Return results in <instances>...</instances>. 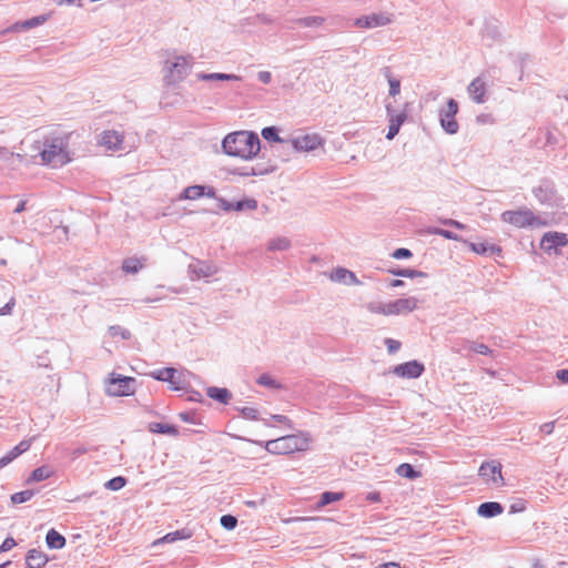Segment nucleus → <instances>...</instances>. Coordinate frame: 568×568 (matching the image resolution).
Segmentation results:
<instances>
[{
	"instance_id": "1",
	"label": "nucleus",
	"mask_w": 568,
	"mask_h": 568,
	"mask_svg": "<svg viewBox=\"0 0 568 568\" xmlns=\"http://www.w3.org/2000/svg\"><path fill=\"white\" fill-rule=\"evenodd\" d=\"M70 135V133L48 134L42 140L34 141L30 146L36 152L32 155L33 161L54 169L70 163L72 161L69 150Z\"/></svg>"
},
{
	"instance_id": "2",
	"label": "nucleus",
	"mask_w": 568,
	"mask_h": 568,
	"mask_svg": "<svg viewBox=\"0 0 568 568\" xmlns=\"http://www.w3.org/2000/svg\"><path fill=\"white\" fill-rule=\"evenodd\" d=\"M223 152L230 156L241 159L254 158L260 149L261 141L256 133L250 131H236L229 133L222 141Z\"/></svg>"
},
{
	"instance_id": "3",
	"label": "nucleus",
	"mask_w": 568,
	"mask_h": 568,
	"mask_svg": "<svg viewBox=\"0 0 568 568\" xmlns=\"http://www.w3.org/2000/svg\"><path fill=\"white\" fill-rule=\"evenodd\" d=\"M254 444L264 446V448L274 455H290L295 452H303L308 448L310 439L304 435H286L265 443L251 440Z\"/></svg>"
},
{
	"instance_id": "4",
	"label": "nucleus",
	"mask_w": 568,
	"mask_h": 568,
	"mask_svg": "<svg viewBox=\"0 0 568 568\" xmlns=\"http://www.w3.org/2000/svg\"><path fill=\"white\" fill-rule=\"evenodd\" d=\"M192 57L179 55L173 62L166 61L164 67L163 80L166 85L181 82L186 78L192 68Z\"/></svg>"
},
{
	"instance_id": "5",
	"label": "nucleus",
	"mask_w": 568,
	"mask_h": 568,
	"mask_svg": "<svg viewBox=\"0 0 568 568\" xmlns=\"http://www.w3.org/2000/svg\"><path fill=\"white\" fill-rule=\"evenodd\" d=\"M501 220L505 223H509L516 227L524 229V227H535L542 224L539 216L535 215L531 210L529 209H521L517 211H505L501 214Z\"/></svg>"
},
{
	"instance_id": "6",
	"label": "nucleus",
	"mask_w": 568,
	"mask_h": 568,
	"mask_svg": "<svg viewBox=\"0 0 568 568\" xmlns=\"http://www.w3.org/2000/svg\"><path fill=\"white\" fill-rule=\"evenodd\" d=\"M136 381L133 377L111 374L106 392L112 396H129L135 390Z\"/></svg>"
},
{
	"instance_id": "7",
	"label": "nucleus",
	"mask_w": 568,
	"mask_h": 568,
	"mask_svg": "<svg viewBox=\"0 0 568 568\" xmlns=\"http://www.w3.org/2000/svg\"><path fill=\"white\" fill-rule=\"evenodd\" d=\"M458 112V103L455 99L450 98L447 101V108L439 112V120L443 130L448 134H456L459 125L455 120V115Z\"/></svg>"
},
{
	"instance_id": "8",
	"label": "nucleus",
	"mask_w": 568,
	"mask_h": 568,
	"mask_svg": "<svg viewBox=\"0 0 568 568\" xmlns=\"http://www.w3.org/2000/svg\"><path fill=\"white\" fill-rule=\"evenodd\" d=\"M532 193L542 205L554 206L557 203L555 184L549 179L540 180L539 184L532 189Z\"/></svg>"
},
{
	"instance_id": "9",
	"label": "nucleus",
	"mask_w": 568,
	"mask_h": 568,
	"mask_svg": "<svg viewBox=\"0 0 568 568\" xmlns=\"http://www.w3.org/2000/svg\"><path fill=\"white\" fill-rule=\"evenodd\" d=\"M394 21V14L389 12H378L362 16L354 21V26L361 29H374L385 27Z\"/></svg>"
},
{
	"instance_id": "10",
	"label": "nucleus",
	"mask_w": 568,
	"mask_h": 568,
	"mask_svg": "<svg viewBox=\"0 0 568 568\" xmlns=\"http://www.w3.org/2000/svg\"><path fill=\"white\" fill-rule=\"evenodd\" d=\"M407 108L408 103H405L404 110L397 113L394 106L390 104L386 105V113L389 122L388 132L386 134L387 140H393L398 134L402 124L407 120Z\"/></svg>"
},
{
	"instance_id": "11",
	"label": "nucleus",
	"mask_w": 568,
	"mask_h": 568,
	"mask_svg": "<svg viewBox=\"0 0 568 568\" xmlns=\"http://www.w3.org/2000/svg\"><path fill=\"white\" fill-rule=\"evenodd\" d=\"M322 145L323 139L318 134L312 133L290 140L288 151L308 152L314 151Z\"/></svg>"
},
{
	"instance_id": "12",
	"label": "nucleus",
	"mask_w": 568,
	"mask_h": 568,
	"mask_svg": "<svg viewBox=\"0 0 568 568\" xmlns=\"http://www.w3.org/2000/svg\"><path fill=\"white\" fill-rule=\"evenodd\" d=\"M219 272V268L215 264L209 261H200L189 265V274L191 281H196L204 277H211Z\"/></svg>"
},
{
	"instance_id": "13",
	"label": "nucleus",
	"mask_w": 568,
	"mask_h": 568,
	"mask_svg": "<svg viewBox=\"0 0 568 568\" xmlns=\"http://www.w3.org/2000/svg\"><path fill=\"white\" fill-rule=\"evenodd\" d=\"M479 476L488 484L499 486L504 484L501 475V465L497 462H486L479 467Z\"/></svg>"
},
{
	"instance_id": "14",
	"label": "nucleus",
	"mask_w": 568,
	"mask_h": 568,
	"mask_svg": "<svg viewBox=\"0 0 568 568\" xmlns=\"http://www.w3.org/2000/svg\"><path fill=\"white\" fill-rule=\"evenodd\" d=\"M425 372L423 363L414 359L403 364H398L394 367L393 373L403 378L414 379L418 378Z\"/></svg>"
},
{
	"instance_id": "15",
	"label": "nucleus",
	"mask_w": 568,
	"mask_h": 568,
	"mask_svg": "<svg viewBox=\"0 0 568 568\" xmlns=\"http://www.w3.org/2000/svg\"><path fill=\"white\" fill-rule=\"evenodd\" d=\"M568 243L567 235L558 232H547L540 241V247L546 253L557 252L558 247L566 246Z\"/></svg>"
},
{
	"instance_id": "16",
	"label": "nucleus",
	"mask_w": 568,
	"mask_h": 568,
	"mask_svg": "<svg viewBox=\"0 0 568 568\" xmlns=\"http://www.w3.org/2000/svg\"><path fill=\"white\" fill-rule=\"evenodd\" d=\"M417 298L409 296L398 298L387 303V311L389 315H405L417 308Z\"/></svg>"
},
{
	"instance_id": "17",
	"label": "nucleus",
	"mask_w": 568,
	"mask_h": 568,
	"mask_svg": "<svg viewBox=\"0 0 568 568\" xmlns=\"http://www.w3.org/2000/svg\"><path fill=\"white\" fill-rule=\"evenodd\" d=\"M216 197L214 187L206 185H191L183 190L180 194V200H197L202 196Z\"/></svg>"
},
{
	"instance_id": "18",
	"label": "nucleus",
	"mask_w": 568,
	"mask_h": 568,
	"mask_svg": "<svg viewBox=\"0 0 568 568\" xmlns=\"http://www.w3.org/2000/svg\"><path fill=\"white\" fill-rule=\"evenodd\" d=\"M48 20V16L41 14L33 17L31 19L24 20V21H18L10 26L9 28L0 31V36H4L10 32H19L21 30H30L32 28H36L38 26L43 24Z\"/></svg>"
},
{
	"instance_id": "19",
	"label": "nucleus",
	"mask_w": 568,
	"mask_h": 568,
	"mask_svg": "<svg viewBox=\"0 0 568 568\" xmlns=\"http://www.w3.org/2000/svg\"><path fill=\"white\" fill-rule=\"evenodd\" d=\"M467 91L473 101L481 104L486 102V82L481 77L475 78L468 85Z\"/></svg>"
},
{
	"instance_id": "20",
	"label": "nucleus",
	"mask_w": 568,
	"mask_h": 568,
	"mask_svg": "<svg viewBox=\"0 0 568 568\" xmlns=\"http://www.w3.org/2000/svg\"><path fill=\"white\" fill-rule=\"evenodd\" d=\"M48 561L49 557L38 549H30L26 555L27 568H42Z\"/></svg>"
},
{
	"instance_id": "21",
	"label": "nucleus",
	"mask_w": 568,
	"mask_h": 568,
	"mask_svg": "<svg viewBox=\"0 0 568 568\" xmlns=\"http://www.w3.org/2000/svg\"><path fill=\"white\" fill-rule=\"evenodd\" d=\"M469 248L479 254V255H487V256H495V255H501V247L495 244H488L485 242L481 243H467Z\"/></svg>"
},
{
	"instance_id": "22",
	"label": "nucleus",
	"mask_w": 568,
	"mask_h": 568,
	"mask_svg": "<svg viewBox=\"0 0 568 568\" xmlns=\"http://www.w3.org/2000/svg\"><path fill=\"white\" fill-rule=\"evenodd\" d=\"M504 511L501 504L497 501H485L479 505L477 514L484 518H493Z\"/></svg>"
},
{
	"instance_id": "23",
	"label": "nucleus",
	"mask_w": 568,
	"mask_h": 568,
	"mask_svg": "<svg viewBox=\"0 0 568 568\" xmlns=\"http://www.w3.org/2000/svg\"><path fill=\"white\" fill-rule=\"evenodd\" d=\"M101 143L109 150H122L123 135L116 131L103 132Z\"/></svg>"
},
{
	"instance_id": "24",
	"label": "nucleus",
	"mask_w": 568,
	"mask_h": 568,
	"mask_svg": "<svg viewBox=\"0 0 568 568\" xmlns=\"http://www.w3.org/2000/svg\"><path fill=\"white\" fill-rule=\"evenodd\" d=\"M196 79L200 81H240L242 78L233 73H205L200 72L196 74Z\"/></svg>"
},
{
	"instance_id": "25",
	"label": "nucleus",
	"mask_w": 568,
	"mask_h": 568,
	"mask_svg": "<svg viewBox=\"0 0 568 568\" xmlns=\"http://www.w3.org/2000/svg\"><path fill=\"white\" fill-rule=\"evenodd\" d=\"M464 349H468L470 352L478 353L481 355H489L493 352L486 344L476 343L471 341H463L462 347L454 348V352L457 354H463Z\"/></svg>"
},
{
	"instance_id": "26",
	"label": "nucleus",
	"mask_w": 568,
	"mask_h": 568,
	"mask_svg": "<svg viewBox=\"0 0 568 568\" xmlns=\"http://www.w3.org/2000/svg\"><path fill=\"white\" fill-rule=\"evenodd\" d=\"M273 170V168L243 166L234 169L232 173L240 176H256L271 173Z\"/></svg>"
},
{
	"instance_id": "27",
	"label": "nucleus",
	"mask_w": 568,
	"mask_h": 568,
	"mask_svg": "<svg viewBox=\"0 0 568 568\" xmlns=\"http://www.w3.org/2000/svg\"><path fill=\"white\" fill-rule=\"evenodd\" d=\"M261 134L264 140H266L268 142L281 143L288 151L290 140H285L283 138H281L278 134V129L276 126H266V128L262 129Z\"/></svg>"
},
{
	"instance_id": "28",
	"label": "nucleus",
	"mask_w": 568,
	"mask_h": 568,
	"mask_svg": "<svg viewBox=\"0 0 568 568\" xmlns=\"http://www.w3.org/2000/svg\"><path fill=\"white\" fill-rule=\"evenodd\" d=\"M45 542L50 549H61L65 546L67 540L60 532L51 528L47 532Z\"/></svg>"
},
{
	"instance_id": "29",
	"label": "nucleus",
	"mask_w": 568,
	"mask_h": 568,
	"mask_svg": "<svg viewBox=\"0 0 568 568\" xmlns=\"http://www.w3.org/2000/svg\"><path fill=\"white\" fill-rule=\"evenodd\" d=\"M206 395L219 402V403H222V404H227V402L230 400L231 398V393L227 388H221V387H215V386H212V387H209L206 389Z\"/></svg>"
},
{
	"instance_id": "30",
	"label": "nucleus",
	"mask_w": 568,
	"mask_h": 568,
	"mask_svg": "<svg viewBox=\"0 0 568 568\" xmlns=\"http://www.w3.org/2000/svg\"><path fill=\"white\" fill-rule=\"evenodd\" d=\"M52 474H53V471L50 469V467H48L45 465L40 466V467L36 468L34 470H32V473L26 480V484L29 485L32 483L42 481L44 479L50 478Z\"/></svg>"
},
{
	"instance_id": "31",
	"label": "nucleus",
	"mask_w": 568,
	"mask_h": 568,
	"mask_svg": "<svg viewBox=\"0 0 568 568\" xmlns=\"http://www.w3.org/2000/svg\"><path fill=\"white\" fill-rule=\"evenodd\" d=\"M396 474L400 477L414 480L422 476V473L416 470L413 465L403 463L396 468Z\"/></svg>"
},
{
	"instance_id": "32",
	"label": "nucleus",
	"mask_w": 568,
	"mask_h": 568,
	"mask_svg": "<svg viewBox=\"0 0 568 568\" xmlns=\"http://www.w3.org/2000/svg\"><path fill=\"white\" fill-rule=\"evenodd\" d=\"M292 246L291 240L285 236L271 239L267 243V251H287Z\"/></svg>"
},
{
	"instance_id": "33",
	"label": "nucleus",
	"mask_w": 568,
	"mask_h": 568,
	"mask_svg": "<svg viewBox=\"0 0 568 568\" xmlns=\"http://www.w3.org/2000/svg\"><path fill=\"white\" fill-rule=\"evenodd\" d=\"M149 430L152 433L172 435V436H176L179 434V430L174 425L163 424V423H151L149 425Z\"/></svg>"
},
{
	"instance_id": "34",
	"label": "nucleus",
	"mask_w": 568,
	"mask_h": 568,
	"mask_svg": "<svg viewBox=\"0 0 568 568\" xmlns=\"http://www.w3.org/2000/svg\"><path fill=\"white\" fill-rule=\"evenodd\" d=\"M191 537H192V532L189 529L183 528V529L175 530V531L166 534L159 541H161V542H174L176 540L189 539Z\"/></svg>"
},
{
	"instance_id": "35",
	"label": "nucleus",
	"mask_w": 568,
	"mask_h": 568,
	"mask_svg": "<svg viewBox=\"0 0 568 568\" xmlns=\"http://www.w3.org/2000/svg\"><path fill=\"white\" fill-rule=\"evenodd\" d=\"M384 77L387 79L389 83V95L395 97L400 92V82L398 79L392 77V71L388 67H385L383 70Z\"/></svg>"
},
{
	"instance_id": "36",
	"label": "nucleus",
	"mask_w": 568,
	"mask_h": 568,
	"mask_svg": "<svg viewBox=\"0 0 568 568\" xmlns=\"http://www.w3.org/2000/svg\"><path fill=\"white\" fill-rule=\"evenodd\" d=\"M388 272L395 276H400V277H410V278H414V277H425L426 276V273L422 272V271H417V270H412V268H400V267H395V268H389Z\"/></svg>"
},
{
	"instance_id": "37",
	"label": "nucleus",
	"mask_w": 568,
	"mask_h": 568,
	"mask_svg": "<svg viewBox=\"0 0 568 568\" xmlns=\"http://www.w3.org/2000/svg\"><path fill=\"white\" fill-rule=\"evenodd\" d=\"M343 493L325 491L321 495L320 500L317 501V507L322 508L332 503L338 501L343 498Z\"/></svg>"
},
{
	"instance_id": "38",
	"label": "nucleus",
	"mask_w": 568,
	"mask_h": 568,
	"mask_svg": "<svg viewBox=\"0 0 568 568\" xmlns=\"http://www.w3.org/2000/svg\"><path fill=\"white\" fill-rule=\"evenodd\" d=\"M176 374V369L173 367H164L151 373V376L161 382L171 381Z\"/></svg>"
},
{
	"instance_id": "39",
	"label": "nucleus",
	"mask_w": 568,
	"mask_h": 568,
	"mask_svg": "<svg viewBox=\"0 0 568 568\" xmlns=\"http://www.w3.org/2000/svg\"><path fill=\"white\" fill-rule=\"evenodd\" d=\"M325 22V18L312 16V17H304L296 20V23L300 26H303L305 28H317L322 26Z\"/></svg>"
},
{
	"instance_id": "40",
	"label": "nucleus",
	"mask_w": 568,
	"mask_h": 568,
	"mask_svg": "<svg viewBox=\"0 0 568 568\" xmlns=\"http://www.w3.org/2000/svg\"><path fill=\"white\" fill-rule=\"evenodd\" d=\"M36 495V490L27 489L11 495V503L14 505L26 503Z\"/></svg>"
},
{
	"instance_id": "41",
	"label": "nucleus",
	"mask_w": 568,
	"mask_h": 568,
	"mask_svg": "<svg viewBox=\"0 0 568 568\" xmlns=\"http://www.w3.org/2000/svg\"><path fill=\"white\" fill-rule=\"evenodd\" d=\"M143 267L142 262L139 258H126L123 261L122 268L126 273L135 274Z\"/></svg>"
},
{
	"instance_id": "42",
	"label": "nucleus",
	"mask_w": 568,
	"mask_h": 568,
	"mask_svg": "<svg viewBox=\"0 0 568 568\" xmlns=\"http://www.w3.org/2000/svg\"><path fill=\"white\" fill-rule=\"evenodd\" d=\"M126 478L123 477V476H116V477H113L111 478L110 480H108L105 484H104V487L109 490H113V491H116V490H120L122 489L125 485H126Z\"/></svg>"
},
{
	"instance_id": "43",
	"label": "nucleus",
	"mask_w": 568,
	"mask_h": 568,
	"mask_svg": "<svg viewBox=\"0 0 568 568\" xmlns=\"http://www.w3.org/2000/svg\"><path fill=\"white\" fill-rule=\"evenodd\" d=\"M256 383L261 386L278 389L281 388V384L275 381L271 375L268 374H262L257 378Z\"/></svg>"
},
{
	"instance_id": "44",
	"label": "nucleus",
	"mask_w": 568,
	"mask_h": 568,
	"mask_svg": "<svg viewBox=\"0 0 568 568\" xmlns=\"http://www.w3.org/2000/svg\"><path fill=\"white\" fill-rule=\"evenodd\" d=\"M347 276H353V272L343 267H337L332 272L331 280L334 282L347 283Z\"/></svg>"
},
{
	"instance_id": "45",
	"label": "nucleus",
	"mask_w": 568,
	"mask_h": 568,
	"mask_svg": "<svg viewBox=\"0 0 568 568\" xmlns=\"http://www.w3.org/2000/svg\"><path fill=\"white\" fill-rule=\"evenodd\" d=\"M366 308L371 313L383 314V315L388 316L387 303L369 302L366 304Z\"/></svg>"
},
{
	"instance_id": "46",
	"label": "nucleus",
	"mask_w": 568,
	"mask_h": 568,
	"mask_svg": "<svg viewBox=\"0 0 568 568\" xmlns=\"http://www.w3.org/2000/svg\"><path fill=\"white\" fill-rule=\"evenodd\" d=\"M257 201L255 199H244L234 203V211L255 210Z\"/></svg>"
},
{
	"instance_id": "47",
	"label": "nucleus",
	"mask_w": 568,
	"mask_h": 568,
	"mask_svg": "<svg viewBox=\"0 0 568 568\" xmlns=\"http://www.w3.org/2000/svg\"><path fill=\"white\" fill-rule=\"evenodd\" d=\"M220 524L224 529L233 530L237 526V518L233 515H223Z\"/></svg>"
},
{
	"instance_id": "48",
	"label": "nucleus",
	"mask_w": 568,
	"mask_h": 568,
	"mask_svg": "<svg viewBox=\"0 0 568 568\" xmlns=\"http://www.w3.org/2000/svg\"><path fill=\"white\" fill-rule=\"evenodd\" d=\"M432 234H436V235H440L443 236L444 239H447V240H453V241H462V237L452 232V231H448V230H445V229H439V227H435L430 231Z\"/></svg>"
},
{
	"instance_id": "49",
	"label": "nucleus",
	"mask_w": 568,
	"mask_h": 568,
	"mask_svg": "<svg viewBox=\"0 0 568 568\" xmlns=\"http://www.w3.org/2000/svg\"><path fill=\"white\" fill-rule=\"evenodd\" d=\"M109 334L112 337L120 335L123 339H129L131 337V333L129 329L121 327L120 325H112L109 327Z\"/></svg>"
},
{
	"instance_id": "50",
	"label": "nucleus",
	"mask_w": 568,
	"mask_h": 568,
	"mask_svg": "<svg viewBox=\"0 0 568 568\" xmlns=\"http://www.w3.org/2000/svg\"><path fill=\"white\" fill-rule=\"evenodd\" d=\"M239 410L244 418L252 419V420L258 419V412H257V409H255L253 407H242Z\"/></svg>"
},
{
	"instance_id": "51",
	"label": "nucleus",
	"mask_w": 568,
	"mask_h": 568,
	"mask_svg": "<svg viewBox=\"0 0 568 568\" xmlns=\"http://www.w3.org/2000/svg\"><path fill=\"white\" fill-rule=\"evenodd\" d=\"M392 256L396 260H403V258H409L413 256V253L410 250L400 247L393 252Z\"/></svg>"
},
{
	"instance_id": "52",
	"label": "nucleus",
	"mask_w": 568,
	"mask_h": 568,
	"mask_svg": "<svg viewBox=\"0 0 568 568\" xmlns=\"http://www.w3.org/2000/svg\"><path fill=\"white\" fill-rule=\"evenodd\" d=\"M385 345L387 346V351L389 354H394L397 351H399L402 344L399 341L393 339V338H386Z\"/></svg>"
},
{
	"instance_id": "53",
	"label": "nucleus",
	"mask_w": 568,
	"mask_h": 568,
	"mask_svg": "<svg viewBox=\"0 0 568 568\" xmlns=\"http://www.w3.org/2000/svg\"><path fill=\"white\" fill-rule=\"evenodd\" d=\"M497 37L498 31L496 30V28L491 26H486V28L483 31V38L495 40Z\"/></svg>"
},
{
	"instance_id": "54",
	"label": "nucleus",
	"mask_w": 568,
	"mask_h": 568,
	"mask_svg": "<svg viewBox=\"0 0 568 568\" xmlns=\"http://www.w3.org/2000/svg\"><path fill=\"white\" fill-rule=\"evenodd\" d=\"M17 546L16 540L12 537H7L0 546V552L9 551Z\"/></svg>"
},
{
	"instance_id": "55",
	"label": "nucleus",
	"mask_w": 568,
	"mask_h": 568,
	"mask_svg": "<svg viewBox=\"0 0 568 568\" xmlns=\"http://www.w3.org/2000/svg\"><path fill=\"white\" fill-rule=\"evenodd\" d=\"M166 383H169L172 386V388L175 390H180V389L184 388L181 376L178 375V373L174 375V377L171 381H168Z\"/></svg>"
},
{
	"instance_id": "56",
	"label": "nucleus",
	"mask_w": 568,
	"mask_h": 568,
	"mask_svg": "<svg viewBox=\"0 0 568 568\" xmlns=\"http://www.w3.org/2000/svg\"><path fill=\"white\" fill-rule=\"evenodd\" d=\"M215 199L217 200L219 205L223 211H226V212L234 211V203H231L223 197L216 196Z\"/></svg>"
},
{
	"instance_id": "57",
	"label": "nucleus",
	"mask_w": 568,
	"mask_h": 568,
	"mask_svg": "<svg viewBox=\"0 0 568 568\" xmlns=\"http://www.w3.org/2000/svg\"><path fill=\"white\" fill-rule=\"evenodd\" d=\"M559 143L558 136L550 130L546 133V145L548 146H555Z\"/></svg>"
},
{
	"instance_id": "58",
	"label": "nucleus",
	"mask_w": 568,
	"mask_h": 568,
	"mask_svg": "<svg viewBox=\"0 0 568 568\" xmlns=\"http://www.w3.org/2000/svg\"><path fill=\"white\" fill-rule=\"evenodd\" d=\"M442 223L446 226H452V227H455V229H458V230H464L466 229V225L460 223L459 221L457 220H453V219H446V220H443Z\"/></svg>"
},
{
	"instance_id": "59",
	"label": "nucleus",
	"mask_w": 568,
	"mask_h": 568,
	"mask_svg": "<svg viewBox=\"0 0 568 568\" xmlns=\"http://www.w3.org/2000/svg\"><path fill=\"white\" fill-rule=\"evenodd\" d=\"M34 437H31L29 439H23L21 440L18 445H17V448L20 449V453L23 454L26 453L27 450L30 449L31 447V444L33 442Z\"/></svg>"
},
{
	"instance_id": "60",
	"label": "nucleus",
	"mask_w": 568,
	"mask_h": 568,
	"mask_svg": "<svg viewBox=\"0 0 568 568\" xmlns=\"http://www.w3.org/2000/svg\"><path fill=\"white\" fill-rule=\"evenodd\" d=\"M257 78L264 84H268L272 81V74L268 71H260Z\"/></svg>"
},
{
	"instance_id": "61",
	"label": "nucleus",
	"mask_w": 568,
	"mask_h": 568,
	"mask_svg": "<svg viewBox=\"0 0 568 568\" xmlns=\"http://www.w3.org/2000/svg\"><path fill=\"white\" fill-rule=\"evenodd\" d=\"M13 306H14V298H11L3 307H0V316L10 314Z\"/></svg>"
},
{
	"instance_id": "62",
	"label": "nucleus",
	"mask_w": 568,
	"mask_h": 568,
	"mask_svg": "<svg viewBox=\"0 0 568 568\" xmlns=\"http://www.w3.org/2000/svg\"><path fill=\"white\" fill-rule=\"evenodd\" d=\"M556 377L562 383L568 384V369H558Z\"/></svg>"
},
{
	"instance_id": "63",
	"label": "nucleus",
	"mask_w": 568,
	"mask_h": 568,
	"mask_svg": "<svg viewBox=\"0 0 568 568\" xmlns=\"http://www.w3.org/2000/svg\"><path fill=\"white\" fill-rule=\"evenodd\" d=\"M554 427H555V423L554 422H549V423L542 424L540 426V430L542 433H545L546 435H550L554 432Z\"/></svg>"
},
{
	"instance_id": "64",
	"label": "nucleus",
	"mask_w": 568,
	"mask_h": 568,
	"mask_svg": "<svg viewBox=\"0 0 568 568\" xmlns=\"http://www.w3.org/2000/svg\"><path fill=\"white\" fill-rule=\"evenodd\" d=\"M378 568H404L398 562L389 561L384 562L378 566Z\"/></svg>"
}]
</instances>
